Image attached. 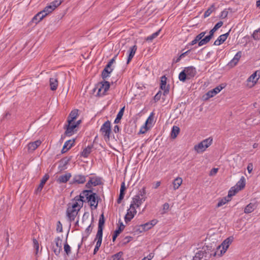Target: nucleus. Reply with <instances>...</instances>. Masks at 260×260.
<instances>
[{
	"instance_id": "obj_54",
	"label": "nucleus",
	"mask_w": 260,
	"mask_h": 260,
	"mask_svg": "<svg viewBox=\"0 0 260 260\" xmlns=\"http://www.w3.org/2000/svg\"><path fill=\"white\" fill-rule=\"evenodd\" d=\"M33 244L34 248L36 250V253H37L39 250V244L38 241L36 239H33Z\"/></svg>"
},
{
	"instance_id": "obj_20",
	"label": "nucleus",
	"mask_w": 260,
	"mask_h": 260,
	"mask_svg": "<svg viewBox=\"0 0 260 260\" xmlns=\"http://www.w3.org/2000/svg\"><path fill=\"white\" fill-rule=\"evenodd\" d=\"M214 32H215L211 29L209 32V35L208 36H206L203 39L201 40L198 43V46H202L208 43L212 38Z\"/></svg>"
},
{
	"instance_id": "obj_55",
	"label": "nucleus",
	"mask_w": 260,
	"mask_h": 260,
	"mask_svg": "<svg viewBox=\"0 0 260 260\" xmlns=\"http://www.w3.org/2000/svg\"><path fill=\"white\" fill-rule=\"evenodd\" d=\"M206 34L205 31H203L199 34L198 35H197L195 38L198 40V41L200 42L201 40H202L203 38L204 37L205 35Z\"/></svg>"
},
{
	"instance_id": "obj_63",
	"label": "nucleus",
	"mask_w": 260,
	"mask_h": 260,
	"mask_svg": "<svg viewBox=\"0 0 260 260\" xmlns=\"http://www.w3.org/2000/svg\"><path fill=\"white\" fill-rule=\"evenodd\" d=\"M223 22L221 21L218 22L214 26L217 29L222 26Z\"/></svg>"
},
{
	"instance_id": "obj_3",
	"label": "nucleus",
	"mask_w": 260,
	"mask_h": 260,
	"mask_svg": "<svg viewBox=\"0 0 260 260\" xmlns=\"http://www.w3.org/2000/svg\"><path fill=\"white\" fill-rule=\"evenodd\" d=\"M233 237L231 236L228 237L225 239L220 245L218 246L216 248V250H214L210 255H213V257L217 255L218 256H222L226 252L229 247L233 241Z\"/></svg>"
},
{
	"instance_id": "obj_39",
	"label": "nucleus",
	"mask_w": 260,
	"mask_h": 260,
	"mask_svg": "<svg viewBox=\"0 0 260 260\" xmlns=\"http://www.w3.org/2000/svg\"><path fill=\"white\" fill-rule=\"evenodd\" d=\"M124 108H125V107H123L118 112V113L116 116V118H115V119L114 120L115 123H118L120 122V120L122 118V116L123 115Z\"/></svg>"
},
{
	"instance_id": "obj_35",
	"label": "nucleus",
	"mask_w": 260,
	"mask_h": 260,
	"mask_svg": "<svg viewBox=\"0 0 260 260\" xmlns=\"http://www.w3.org/2000/svg\"><path fill=\"white\" fill-rule=\"evenodd\" d=\"M124 228V225H123L122 222H121L118 229H117L114 232V234L112 237V240L113 242L116 240V239L117 237L118 236V235L123 230Z\"/></svg>"
},
{
	"instance_id": "obj_10",
	"label": "nucleus",
	"mask_w": 260,
	"mask_h": 260,
	"mask_svg": "<svg viewBox=\"0 0 260 260\" xmlns=\"http://www.w3.org/2000/svg\"><path fill=\"white\" fill-rule=\"evenodd\" d=\"M54 243L55 244L52 246V250L54 254L58 256L62 250V240L59 237H57L55 238Z\"/></svg>"
},
{
	"instance_id": "obj_8",
	"label": "nucleus",
	"mask_w": 260,
	"mask_h": 260,
	"mask_svg": "<svg viewBox=\"0 0 260 260\" xmlns=\"http://www.w3.org/2000/svg\"><path fill=\"white\" fill-rule=\"evenodd\" d=\"M100 132L106 141L109 140L111 133V123L109 120L106 121L100 128Z\"/></svg>"
},
{
	"instance_id": "obj_34",
	"label": "nucleus",
	"mask_w": 260,
	"mask_h": 260,
	"mask_svg": "<svg viewBox=\"0 0 260 260\" xmlns=\"http://www.w3.org/2000/svg\"><path fill=\"white\" fill-rule=\"evenodd\" d=\"M78 115V110L77 109L72 110L69 116L68 121L74 122V120L77 118Z\"/></svg>"
},
{
	"instance_id": "obj_44",
	"label": "nucleus",
	"mask_w": 260,
	"mask_h": 260,
	"mask_svg": "<svg viewBox=\"0 0 260 260\" xmlns=\"http://www.w3.org/2000/svg\"><path fill=\"white\" fill-rule=\"evenodd\" d=\"M122 252L120 251L113 255L111 257V260H123V258H122Z\"/></svg>"
},
{
	"instance_id": "obj_62",
	"label": "nucleus",
	"mask_w": 260,
	"mask_h": 260,
	"mask_svg": "<svg viewBox=\"0 0 260 260\" xmlns=\"http://www.w3.org/2000/svg\"><path fill=\"white\" fill-rule=\"evenodd\" d=\"M125 189V183H124V182H122L121 185L120 192V193H124V191Z\"/></svg>"
},
{
	"instance_id": "obj_60",
	"label": "nucleus",
	"mask_w": 260,
	"mask_h": 260,
	"mask_svg": "<svg viewBox=\"0 0 260 260\" xmlns=\"http://www.w3.org/2000/svg\"><path fill=\"white\" fill-rule=\"evenodd\" d=\"M218 168L212 169L211 170L209 175L210 176H213V175H215L217 173V172H218Z\"/></svg>"
},
{
	"instance_id": "obj_28",
	"label": "nucleus",
	"mask_w": 260,
	"mask_h": 260,
	"mask_svg": "<svg viewBox=\"0 0 260 260\" xmlns=\"http://www.w3.org/2000/svg\"><path fill=\"white\" fill-rule=\"evenodd\" d=\"M46 16V13L44 14V12H43L42 11L39 12L34 17L32 21L36 23H37L41 21Z\"/></svg>"
},
{
	"instance_id": "obj_31",
	"label": "nucleus",
	"mask_w": 260,
	"mask_h": 260,
	"mask_svg": "<svg viewBox=\"0 0 260 260\" xmlns=\"http://www.w3.org/2000/svg\"><path fill=\"white\" fill-rule=\"evenodd\" d=\"M182 179L181 177H178L175 179L172 183L173 189L175 190L178 189L180 185L182 184Z\"/></svg>"
},
{
	"instance_id": "obj_45",
	"label": "nucleus",
	"mask_w": 260,
	"mask_h": 260,
	"mask_svg": "<svg viewBox=\"0 0 260 260\" xmlns=\"http://www.w3.org/2000/svg\"><path fill=\"white\" fill-rule=\"evenodd\" d=\"M215 8L214 5H212L204 13V16L205 18L210 16V15L214 11Z\"/></svg>"
},
{
	"instance_id": "obj_47",
	"label": "nucleus",
	"mask_w": 260,
	"mask_h": 260,
	"mask_svg": "<svg viewBox=\"0 0 260 260\" xmlns=\"http://www.w3.org/2000/svg\"><path fill=\"white\" fill-rule=\"evenodd\" d=\"M63 249H64V252H66V253L67 255H69L71 254V248L70 246L68 244L67 242H66L64 244Z\"/></svg>"
},
{
	"instance_id": "obj_57",
	"label": "nucleus",
	"mask_w": 260,
	"mask_h": 260,
	"mask_svg": "<svg viewBox=\"0 0 260 260\" xmlns=\"http://www.w3.org/2000/svg\"><path fill=\"white\" fill-rule=\"evenodd\" d=\"M190 51V50H187V51L182 53L179 57L177 59V62L179 61L182 58L184 57L186 54L188 53V52Z\"/></svg>"
},
{
	"instance_id": "obj_51",
	"label": "nucleus",
	"mask_w": 260,
	"mask_h": 260,
	"mask_svg": "<svg viewBox=\"0 0 260 260\" xmlns=\"http://www.w3.org/2000/svg\"><path fill=\"white\" fill-rule=\"evenodd\" d=\"M146 188L145 187H143L141 190H139L137 195H140V197L141 198H145V200L146 199Z\"/></svg>"
},
{
	"instance_id": "obj_37",
	"label": "nucleus",
	"mask_w": 260,
	"mask_h": 260,
	"mask_svg": "<svg viewBox=\"0 0 260 260\" xmlns=\"http://www.w3.org/2000/svg\"><path fill=\"white\" fill-rule=\"evenodd\" d=\"M48 178H49V176L47 175H45L43 177V178L42 179L41 182L37 188L38 191H41L42 190V189H43V188L44 187V184H45V183L46 182V181H47Z\"/></svg>"
},
{
	"instance_id": "obj_21",
	"label": "nucleus",
	"mask_w": 260,
	"mask_h": 260,
	"mask_svg": "<svg viewBox=\"0 0 260 260\" xmlns=\"http://www.w3.org/2000/svg\"><path fill=\"white\" fill-rule=\"evenodd\" d=\"M68 122V125L66 131V134L67 136H71L74 133V130L77 126V124H75V122Z\"/></svg>"
},
{
	"instance_id": "obj_50",
	"label": "nucleus",
	"mask_w": 260,
	"mask_h": 260,
	"mask_svg": "<svg viewBox=\"0 0 260 260\" xmlns=\"http://www.w3.org/2000/svg\"><path fill=\"white\" fill-rule=\"evenodd\" d=\"M227 198H228V199H226V198H223L219 201L217 204V207H220L225 204L228 202H229L230 201V198H228V197Z\"/></svg>"
},
{
	"instance_id": "obj_49",
	"label": "nucleus",
	"mask_w": 260,
	"mask_h": 260,
	"mask_svg": "<svg viewBox=\"0 0 260 260\" xmlns=\"http://www.w3.org/2000/svg\"><path fill=\"white\" fill-rule=\"evenodd\" d=\"M63 0H54L52 2H51L50 5L53 7V8L55 10L58 6H59L63 2Z\"/></svg>"
},
{
	"instance_id": "obj_18",
	"label": "nucleus",
	"mask_w": 260,
	"mask_h": 260,
	"mask_svg": "<svg viewBox=\"0 0 260 260\" xmlns=\"http://www.w3.org/2000/svg\"><path fill=\"white\" fill-rule=\"evenodd\" d=\"M145 201L144 198H141L140 197V195H136L133 198V200L131 204H133V205L136 208H138Z\"/></svg>"
},
{
	"instance_id": "obj_4",
	"label": "nucleus",
	"mask_w": 260,
	"mask_h": 260,
	"mask_svg": "<svg viewBox=\"0 0 260 260\" xmlns=\"http://www.w3.org/2000/svg\"><path fill=\"white\" fill-rule=\"evenodd\" d=\"M213 139L210 137L205 139L195 145L193 147V149L197 153H202L211 145Z\"/></svg>"
},
{
	"instance_id": "obj_48",
	"label": "nucleus",
	"mask_w": 260,
	"mask_h": 260,
	"mask_svg": "<svg viewBox=\"0 0 260 260\" xmlns=\"http://www.w3.org/2000/svg\"><path fill=\"white\" fill-rule=\"evenodd\" d=\"M54 9L51 6V5H49L47 6L44 10L42 11L44 14L46 13V16L49 13H51Z\"/></svg>"
},
{
	"instance_id": "obj_19",
	"label": "nucleus",
	"mask_w": 260,
	"mask_h": 260,
	"mask_svg": "<svg viewBox=\"0 0 260 260\" xmlns=\"http://www.w3.org/2000/svg\"><path fill=\"white\" fill-rule=\"evenodd\" d=\"M150 225L149 222L145 223L143 224L138 225L136 227V232L141 233L147 231L151 229Z\"/></svg>"
},
{
	"instance_id": "obj_16",
	"label": "nucleus",
	"mask_w": 260,
	"mask_h": 260,
	"mask_svg": "<svg viewBox=\"0 0 260 260\" xmlns=\"http://www.w3.org/2000/svg\"><path fill=\"white\" fill-rule=\"evenodd\" d=\"M223 87L221 85H219V86L216 87L215 88L209 91L206 93V96H207L206 99H209V98L213 97L216 94L218 93L223 89Z\"/></svg>"
},
{
	"instance_id": "obj_40",
	"label": "nucleus",
	"mask_w": 260,
	"mask_h": 260,
	"mask_svg": "<svg viewBox=\"0 0 260 260\" xmlns=\"http://www.w3.org/2000/svg\"><path fill=\"white\" fill-rule=\"evenodd\" d=\"M179 132H180V128L178 126H175V125L173 126L172 128V131H171V137L173 139L176 138L177 137V135L179 134Z\"/></svg>"
},
{
	"instance_id": "obj_43",
	"label": "nucleus",
	"mask_w": 260,
	"mask_h": 260,
	"mask_svg": "<svg viewBox=\"0 0 260 260\" xmlns=\"http://www.w3.org/2000/svg\"><path fill=\"white\" fill-rule=\"evenodd\" d=\"M178 77L180 81L182 82H184L186 79H188L187 75L184 70L180 73Z\"/></svg>"
},
{
	"instance_id": "obj_17",
	"label": "nucleus",
	"mask_w": 260,
	"mask_h": 260,
	"mask_svg": "<svg viewBox=\"0 0 260 260\" xmlns=\"http://www.w3.org/2000/svg\"><path fill=\"white\" fill-rule=\"evenodd\" d=\"M184 70L187 75L188 79L193 78L197 74L196 68L192 66L186 67Z\"/></svg>"
},
{
	"instance_id": "obj_7",
	"label": "nucleus",
	"mask_w": 260,
	"mask_h": 260,
	"mask_svg": "<svg viewBox=\"0 0 260 260\" xmlns=\"http://www.w3.org/2000/svg\"><path fill=\"white\" fill-rule=\"evenodd\" d=\"M109 82L108 81H104L98 83L96 85L94 90H97V95L102 96L106 94V93L109 90Z\"/></svg>"
},
{
	"instance_id": "obj_29",
	"label": "nucleus",
	"mask_w": 260,
	"mask_h": 260,
	"mask_svg": "<svg viewBox=\"0 0 260 260\" xmlns=\"http://www.w3.org/2000/svg\"><path fill=\"white\" fill-rule=\"evenodd\" d=\"M46 16V13L44 14V12H43L42 11L39 12L34 17L32 21L36 23H37L41 21Z\"/></svg>"
},
{
	"instance_id": "obj_32",
	"label": "nucleus",
	"mask_w": 260,
	"mask_h": 260,
	"mask_svg": "<svg viewBox=\"0 0 260 260\" xmlns=\"http://www.w3.org/2000/svg\"><path fill=\"white\" fill-rule=\"evenodd\" d=\"M41 144V141L40 140H37L35 142L29 143L28 144V148L30 151H34L38 148Z\"/></svg>"
},
{
	"instance_id": "obj_6",
	"label": "nucleus",
	"mask_w": 260,
	"mask_h": 260,
	"mask_svg": "<svg viewBox=\"0 0 260 260\" xmlns=\"http://www.w3.org/2000/svg\"><path fill=\"white\" fill-rule=\"evenodd\" d=\"M206 248V249H204V251H199L197 252L193 259L202 260L204 257H205V259H206L207 258H210L213 256V255H210V254L214 251V250H211V247L207 246Z\"/></svg>"
},
{
	"instance_id": "obj_15",
	"label": "nucleus",
	"mask_w": 260,
	"mask_h": 260,
	"mask_svg": "<svg viewBox=\"0 0 260 260\" xmlns=\"http://www.w3.org/2000/svg\"><path fill=\"white\" fill-rule=\"evenodd\" d=\"M167 77L163 76L161 77L160 88L164 90V95L167 94L169 92V85H167Z\"/></svg>"
},
{
	"instance_id": "obj_1",
	"label": "nucleus",
	"mask_w": 260,
	"mask_h": 260,
	"mask_svg": "<svg viewBox=\"0 0 260 260\" xmlns=\"http://www.w3.org/2000/svg\"><path fill=\"white\" fill-rule=\"evenodd\" d=\"M75 200L82 202V205L84 202H87L92 210L97 208L99 203V197L91 190H83L79 196L75 197Z\"/></svg>"
},
{
	"instance_id": "obj_24",
	"label": "nucleus",
	"mask_w": 260,
	"mask_h": 260,
	"mask_svg": "<svg viewBox=\"0 0 260 260\" xmlns=\"http://www.w3.org/2000/svg\"><path fill=\"white\" fill-rule=\"evenodd\" d=\"M74 139L67 141L64 143L63 148L61 150L62 153L66 152L69 149H70L71 147H72V146L74 145Z\"/></svg>"
},
{
	"instance_id": "obj_61",
	"label": "nucleus",
	"mask_w": 260,
	"mask_h": 260,
	"mask_svg": "<svg viewBox=\"0 0 260 260\" xmlns=\"http://www.w3.org/2000/svg\"><path fill=\"white\" fill-rule=\"evenodd\" d=\"M148 222L150 224H151L150 226L152 228L154 225H155L157 223V220L156 219H153Z\"/></svg>"
},
{
	"instance_id": "obj_52",
	"label": "nucleus",
	"mask_w": 260,
	"mask_h": 260,
	"mask_svg": "<svg viewBox=\"0 0 260 260\" xmlns=\"http://www.w3.org/2000/svg\"><path fill=\"white\" fill-rule=\"evenodd\" d=\"M252 37L255 40H260V32L259 30H255L252 34Z\"/></svg>"
},
{
	"instance_id": "obj_25",
	"label": "nucleus",
	"mask_w": 260,
	"mask_h": 260,
	"mask_svg": "<svg viewBox=\"0 0 260 260\" xmlns=\"http://www.w3.org/2000/svg\"><path fill=\"white\" fill-rule=\"evenodd\" d=\"M105 223V219L103 214H102L99 218L98 224V230L96 234H103V227Z\"/></svg>"
},
{
	"instance_id": "obj_42",
	"label": "nucleus",
	"mask_w": 260,
	"mask_h": 260,
	"mask_svg": "<svg viewBox=\"0 0 260 260\" xmlns=\"http://www.w3.org/2000/svg\"><path fill=\"white\" fill-rule=\"evenodd\" d=\"M92 230V228L91 226V224H90L88 227L86 229L85 232H84V236L82 238V240L84 239V238H87L88 236L90 234L91 231Z\"/></svg>"
},
{
	"instance_id": "obj_64",
	"label": "nucleus",
	"mask_w": 260,
	"mask_h": 260,
	"mask_svg": "<svg viewBox=\"0 0 260 260\" xmlns=\"http://www.w3.org/2000/svg\"><path fill=\"white\" fill-rule=\"evenodd\" d=\"M147 130V129L146 128V126H145V127H141V128L140 129V130L139 131V133L144 134L146 133Z\"/></svg>"
},
{
	"instance_id": "obj_59",
	"label": "nucleus",
	"mask_w": 260,
	"mask_h": 260,
	"mask_svg": "<svg viewBox=\"0 0 260 260\" xmlns=\"http://www.w3.org/2000/svg\"><path fill=\"white\" fill-rule=\"evenodd\" d=\"M153 256H154L153 254L151 253L147 256L144 257L141 260H151L152 258L153 257Z\"/></svg>"
},
{
	"instance_id": "obj_36",
	"label": "nucleus",
	"mask_w": 260,
	"mask_h": 260,
	"mask_svg": "<svg viewBox=\"0 0 260 260\" xmlns=\"http://www.w3.org/2000/svg\"><path fill=\"white\" fill-rule=\"evenodd\" d=\"M69 159H63L60 161L58 169L60 171H63L67 169V165L69 162Z\"/></svg>"
},
{
	"instance_id": "obj_58",
	"label": "nucleus",
	"mask_w": 260,
	"mask_h": 260,
	"mask_svg": "<svg viewBox=\"0 0 260 260\" xmlns=\"http://www.w3.org/2000/svg\"><path fill=\"white\" fill-rule=\"evenodd\" d=\"M161 92L159 91V92H158L154 96V100L155 101H158L160 100V96H161Z\"/></svg>"
},
{
	"instance_id": "obj_53",
	"label": "nucleus",
	"mask_w": 260,
	"mask_h": 260,
	"mask_svg": "<svg viewBox=\"0 0 260 260\" xmlns=\"http://www.w3.org/2000/svg\"><path fill=\"white\" fill-rule=\"evenodd\" d=\"M169 204L167 203H165L162 206V211L161 214L166 213L169 209Z\"/></svg>"
},
{
	"instance_id": "obj_56",
	"label": "nucleus",
	"mask_w": 260,
	"mask_h": 260,
	"mask_svg": "<svg viewBox=\"0 0 260 260\" xmlns=\"http://www.w3.org/2000/svg\"><path fill=\"white\" fill-rule=\"evenodd\" d=\"M198 42H199V41H198V40H197L196 38L190 43H189L187 45V47H189V46H193L194 45V44H196Z\"/></svg>"
},
{
	"instance_id": "obj_12",
	"label": "nucleus",
	"mask_w": 260,
	"mask_h": 260,
	"mask_svg": "<svg viewBox=\"0 0 260 260\" xmlns=\"http://www.w3.org/2000/svg\"><path fill=\"white\" fill-rule=\"evenodd\" d=\"M137 213L136 207L133 204L130 205L129 208L127 210V213L125 216L124 219L126 222L130 221Z\"/></svg>"
},
{
	"instance_id": "obj_13",
	"label": "nucleus",
	"mask_w": 260,
	"mask_h": 260,
	"mask_svg": "<svg viewBox=\"0 0 260 260\" xmlns=\"http://www.w3.org/2000/svg\"><path fill=\"white\" fill-rule=\"evenodd\" d=\"M86 181V176L81 174L74 175L72 180L71 181L70 184H83Z\"/></svg>"
},
{
	"instance_id": "obj_2",
	"label": "nucleus",
	"mask_w": 260,
	"mask_h": 260,
	"mask_svg": "<svg viewBox=\"0 0 260 260\" xmlns=\"http://www.w3.org/2000/svg\"><path fill=\"white\" fill-rule=\"evenodd\" d=\"M82 207V202L76 201L75 198L71 206H69L67 211V216L70 221H72L75 220L78 212Z\"/></svg>"
},
{
	"instance_id": "obj_11",
	"label": "nucleus",
	"mask_w": 260,
	"mask_h": 260,
	"mask_svg": "<svg viewBox=\"0 0 260 260\" xmlns=\"http://www.w3.org/2000/svg\"><path fill=\"white\" fill-rule=\"evenodd\" d=\"M101 184V178L97 176L91 177L86 184V187L90 189L92 186H96Z\"/></svg>"
},
{
	"instance_id": "obj_14",
	"label": "nucleus",
	"mask_w": 260,
	"mask_h": 260,
	"mask_svg": "<svg viewBox=\"0 0 260 260\" xmlns=\"http://www.w3.org/2000/svg\"><path fill=\"white\" fill-rule=\"evenodd\" d=\"M242 56V52L241 51H238L234 56L233 58L228 63V66L230 68H233L234 67L236 66L240 58Z\"/></svg>"
},
{
	"instance_id": "obj_38",
	"label": "nucleus",
	"mask_w": 260,
	"mask_h": 260,
	"mask_svg": "<svg viewBox=\"0 0 260 260\" xmlns=\"http://www.w3.org/2000/svg\"><path fill=\"white\" fill-rule=\"evenodd\" d=\"M92 148V146H88L83 149L81 155L85 158H87L91 153Z\"/></svg>"
},
{
	"instance_id": "obj_30",
	"label": "nucleus",
	"mask_w": 260,
	"mask_h": 260,
	"mask_svg": "<svg viewBox=\"0 0 260 260\" xmlns=\"http://www.w3.org/2000/svg\"><path fill=\"white\" fill-rule=\"evenodd\" d=\"M257 207V205L255 203H250L246 206L244 209V212L245 213H250L253 212Z\"/></svg>"
},
{
	"instance_id": "obj_26",
	"label": "nucleus",
	"mask_w": 260,
	"mask_h": 260,
	"mask_svg": "<svg viewBox=\"0 0 260 260\" xmlns=\"http://www.w3.org/2000/svg\"><path fill=\"white\" fill-rule=\"evenodd\" d=\"M112 71L113 69L111 68V66L107 64L102 72V78L103 79H106L109 77V74L112 72Z\"/></svg>"
},
{
	"instance_id": "obj_9",
	"label": "nucleus",
	"mask_w": 260,
	"mask_h": 260,
	"mask_svg": "<svg viewBox=\"0 0 260 260\" xmlns=\"http://www.w3.org/2000/svg\"><path fill=\"white\" fill-rule=\"evenodd\" d=\"M260 78V71H256L247 79V86L251 88L254 86Z\"/></svg>"
},
{
	"instance_id": "obj_41",
	"label": "nucleus",
	"mask_w": 260,
	"mask_h": 260,
	"mask_svg": "<svg viewBox=\"0 0 260 260\" xmlns=\"http://www.w3.org/2000/svg\"><path fill=\"white\" fill-rule=\"evenodd\" d=\"M103 234H96L95 241L97 240L95 246L99 247L101 246L102 241Z\"/></svg>"
},
{
	"instance_id": "obj_5",
	"label": "nucleus",
	"mask_w": 260,
	"mask_h": 260,
	"mask_svg": "<svg viewBox=\"0 0 260 260\" xmlns=\"http://www.w3.org/2000/svg\"><path fill=\"white\" fill-rule=\"evenodd\" d=\"M245 186V179L242 176L236 184L231 188L228 193V198L234 196L239 191L242 190Z\"/></svg>"
},
{
	"instance_id": "obj_22",
	"label": "nucleus",
	"mask_w": 260,
	"mask_h": 260,
	"mask_svg": "<svg viewBox=\"0 0 260 260\" xmlns=\"http://www.w3.org/2000/svg\"><path fill=\"white\" fill-rule=\"evenodd\" d=\"M72 177L70 173H67L65 174L60 176L56 180L59 183H65L67 182Z\"/></svg>"
},
{
	"instance_id": "obj_46",
	"label": "nucleus",
	"mask_w": 260,
	"mask_h": 260,
	"mask_svg": "<svg viewBox=\"0 0 260 260\" xmlns=\"http://www.w3.org/2000/svg\"><path fill=\"white\" fill-rule=\"evenodd\" d=\"M159 32H160V30L152 34L150 36H149L148 37H147V38L146 39V41H149V42L152 41L154 38H155L156 37H157L158 36Z\"/></svg>"
},
{
	"instance_id": "obj_33",
	"label": "nucleus",
	"mask_w": 260,
	"mask_h": 260,
	"mask_svg": "<svg viewBox=\"0 0 260 260\" xmlns=\"http://www.w3.org/2000/svg\"><path fill=\"white\" fill-rule=\"evenodd\" d=\"M50 86L52 90H55L58 86V81L55 77L50 78Z\"/></svg>"
},
{
	"instance_id": "obj_27",
	"label": "nucleus",
	"mask_w": 260,
	"mask_h": 260,
	"mask_svg": "<svg viewBox=\"0 0 260 260\" xmlns=\"http://www.w3.org/2000/svg\"><path fill=\"white\" fill-rule=\"evenodd\" d=\"M137 49V47L136 45H134L130 47L129 50L128 51V56L127 59V63L128 64L132 59L133 58L135 54L136 50Z\"/></svg>"
},
{
	"instance_id": "obj_23",
	"label": "nucleus",
	"mask_w": 260,
	"mask_h": 260,
	"mask_svg": "<svg viewBox=\"0 0 260 260\" xmlns=\"http://www.w3.org/2000/svg\"><path fill=\"white\" fill-rule=\"evenodd\" d=\"M229 35V31L219 36L218 38L215 41L214 45L216 46H219L223 43L227 39Z\"/></svg>"
}]
</instances>
